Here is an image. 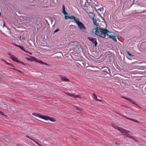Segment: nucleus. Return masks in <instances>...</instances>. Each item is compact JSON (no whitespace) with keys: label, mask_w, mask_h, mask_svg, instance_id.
<instances>
[{"label":"nucleus","mask_w":146,"mask_h":146,"mask_svg":"<svg viewBox=\"0 0 146 146\" xmlns=\"http://www.w3.org/2000/svg\"><path fill=\"white\" fill-rule=\"evenodd\" d=\"M92 32L95 33V34L96 35L103 38H105L106 35H107L109 31L106 29H102L97 27L93 30Z\"/></svg>","instance_id":"1"},{"label":"nucleus","mask_w":146,"mask_h":146,"mask_svg":"<svg viewBox=\"0 0 146 146\" xmlns=\"http://www.w3.org/2000/svg\"><path fill=\"white\" fill-rule=\"evenodd\" d=\"M119 131L122 133V135L125 137H128L130 138H133V137L128 133L130 132L129 131H128L121 127L119 129Z\"/></svg>","instance_id":"2"},{"label":"nucleus","mask_w":146,"mask_h":146,"mask_svg":"<svg viewBox=\"0 0 146 146\" xmlns=\"http://www.w3.org/2000/svg\"><path fill=\"white\" fill-rule=\"evenodd\" d=\"M76 23L77 24L78 27L80 30L84 32H86V27L81 22L79 21V19L76 22Z\"/></svg>","instance_id":"3"},{"label":"nucleus","mask_w":146,"mask_h":146,"mask_svg":"<svg viewBox=\"0 0 146 146\" xmlns=\"http://www.w3.org/2000/svg\"><path fill=\"white\" fill-rule=\"evenodd\" d=\"M88 39L94 44V46L96 47L97 45V42L96 38L91 37H88Z\"/></svg>","instance_id":"4"},{"label":"nucleus","mask_w":146,"mask_h":146,"mask_svg":"<svg viewBox=\"0 0 146 146\" xmlns=\"http://www.w3.org/2000/svg\"><path fill=\"white\" fill-rule=\"evenodd\" d=\"M8 55L10 56V58L13 61L15 62H17L18 60L17 58L15 56L11 54L10 53H8Z\"/></svg>","instance_id":"5"},{"label":"nucleus","mask_w":146,"mask_h":146,"mask_svg":"<svg viewBox=\"0 0 146 146\" xmlns=\"http://www.w3.org/2000/svg\"><path fill=\"white\" fill-rule=\"evenodd\" d=\"M65 18L66 19H73L76 23L79 19L78 18H76L74 15H72L70 16H68L67 17L65 15Z\"/></svg>","instance_id":"6"},{"label":"nucleus","mask_w":146,"mask_h":146,"mask_svg":"<svg viewBox=\"0 0 146 146\" xmlns=\"http://www.w3.org/2000/svg\"><path fill=\"white\" fill-rule=\"evenodd\" d=\"M44 119L46 120H49L52 122H55L56 120L53 117H51L47 115H44Z\"/></svg>","instance_id":"7"},{"label":"nucleus","mask_w":146,"mask_h":146,"mask_svg":"<svg viewBox=\"0 0 146 146\" xmlns=\"http://www.w3.org/2000/svg\"><path fill=\"white\" fill-rule=\"evenodd\" d=\"M122 98L127 100L129 102H131L132 104H135L137 106H138L139 107H140L135 102L133 101L131 99L124 97H122Z\"/></svg>","instance_id":"8"},{"label":"nucleus","mask_w":146,"mask_h":146,"mask_svg":"<svg viewBox=\"0 0 146 146\" xmlns=\"http://www.w3.org/2000/svg\"><path fill=\"white\" fill-rule=\"evenodd\" d=\"M32 115H33L38 117L42 119H44V115H42L40 114L37 113H32Z\"/></svg>","instance_id":"9"},{"label":"nucleus","mask_w":146,"mask_h":146,"mask_svg":"<svg viewBox=\"0 0 146 146\" xmlns=\"http://www.w3.org/2000/svg\"><path fill=\"white\" fill-rule=\"evenodd\" d=\"M29 56L30 58H26L27 60L30 61H35L36 58L31 56Z\"/></svg>","instance_id":"10"},{"label":"nucleus","mask_w":146,"mask_h":146,"mask_svg":"<svg viewBox=\"0 0 146 146\" xmlns=\"http://www.w3.org/2000/svg\"><path fill=\"white\" fill-rule=\"evenodd\" d=\"M60 77L61 80L64 81L65 82H69L70 81L67 78L66 76H60Z\"/></svg>","instance_id":"11"},{"label":"nucleus","mask_w":146,"mask_h":146,"mask_svg":"<svg viewBox=\"0 0 146 146\" xmlns=\"http://www.w3.org/2000/svg\"><path fill=\"white\" fill-rule=\"evenodd\" d=\"M26 137L31 140L33 141L37 145H38L39 146H42L37 141H36L34 139L30 137H29V136H26Z\"/></svg>","instance_id":"12"},{"label":"nucleus","mask_w":146,"mask_h":146,"mask_svg":"<svg viewBox=\"0 0 146 146\" xmlns=\"http://www.w3.org/2000/svg\"><path fill=\"white\" fill-rule=\"evenodd\" d=\"M62 13L65 15H68V14L65 11V7L64 5H63L62 6Z\"/></svg>","instance_id":"13"},{"label":"nucleus","mask_w":146,"mask_h":146,"mask_svg":"<svg viewBox=\"0 0 146 146\" xmlns=\"http://www.w3.org/2000/svg\"><path fill=\"white\" fill-rule=\"evenodd\" d=\"M111 125L115 129H117L119 130V129H120V127H119L118 126H117V125H116V124H114V123H112Z\"/></svg>","instance_id":"14"},{"label":"nucleus","mask_w":146,"mask_h":146,"mask_svg":"<svg viewBox=\"0 0 146 146\" xmlns=\"http://www.w3.org/2000/svg\"><path fill=\"white\" fill-rule=\"evenodd\" d=\"M109 37L110 38H111L115 42H116L117 41L116 38H115V36L111 35Z\"/></svg>","instance_id":"15"},{"label":"nucleus","mask_w":146,"mask_h":146,"mask_svg":"<svg viewBox=\"0 0 146 146\" xmlns=\"http://www.w3.org/2000/svg\"><path fill=\"white\" fill-rule=\"evenodd\" d=\"M67 94L69 96H70L72 97H73L74 98H78V96L76 95H75L74 94H71L70 93H67Z\"/></svg>","instance_id":"16"},{"label":"nucleus","mask_w":146,"mask_h":146,"mask_svg":"<svg viewBox=\"0 0 146 146\" xmlns=\"http://www.w3.org/2000/svg\"><path fill=\"white\" fill-rule=\"evenodd\" d=\"M125 118H126V119H129L130 120H131V121H134L135 122H137V123H138V121L136 120H135L134 119H131V118H129L126 117H125Z\"/></svg>","instance_id":"17"},{"label":"nucleus","mask_w":146,"mask_h":146,"mask_svg":"<svg viewBox=\"0 0 146 146\" xmlns=\"http://www.w3.org/2000/svg\"><path fill=\"white\" fill-rule=\"evenodd\" d=\"M35 61L36 62L39 63H41V64H42V63H43V62L42 60H38L36 58Z\"/></svg>","instance_id":"18"},{"label":"nucleus","mask_w":146,"mask_h":146,"mask_svg":"<svg viewBox=\"0 0 146 146\" xmlns=\"http://www.w3.org/2000/svg\"><path fill=\"white\" fill-rule=\"evenodd\" d=\"M127 53L128 54V55H129L130 56H132V57H133L134 56V55L132 54L131 53H130L129 51H127Z\"/></svg>","instance_id":"19"},{"label":"nucleus","mask_w":146,"mask_h":146,"mask_svg":"<svg viewBox=\"0 0 146 146\" xmlns=\"http://www.w3.org/2000/svg\"><path fill=\"white\" fill-rule=\"evenodd\" d=\"M93 95L94 96V99L96 100L97 99V96H96V95L94 93L93 94Z\"/></svg>","instance_id":"20"},{"label":"nucleus","mask_w":146,"mask_h":146,"mask_svg":"<svg viewBox=\"0 0 146 146\" xmlns=\"http://www.w3.org/2000/svg\"><path fill=\"white\" fill-rule=\"evenodd\" d=\"M6 63L7 64L9 65H10L12 67H14V66L13 65V64H11V63H9V62H6Z\"/></svg>","instance_id":"21"},{"label":"nucleus","mask_w":146,"mask_h":146,"mask_svg":"<svg viewBox=\"0 0 146 146\" xmlns=\"http://www.w3.org/2000/svg\"><path fill=\"white\" fill-rule=\"evenodd\" d=\"M13 44L14 45H15L19 47L21 49V48L22 47V46H20V45H17V44Z\"/></svg>","instance_id":"22"},{"label":"nucleus","mask_w":146,"mask_h":146,"mask_svg":"<svg viewBox=\"0 0 146 146\" xmlns=\"http://www.w3.org/2000/svg\"><path fill=\"white\" fill-rule=\"evenodd\" d=\"M13 44L14 45H15L19 47L21 49V48L22 47V46H20V45H17V44Z\"/></svg>","instance_id":"23"},{"label":"nucleus","mask_w":146,"mask_h":146,"mask_svg":"<svg viewBox=\"0 0 146 146\" xmlns=\"http://www.w3.org/2000/svg\"><path fill=\"white\" fill-rule=\"evenodd\" d=\"M13 44L14 45H15L19 47L21 49V48L22 47V46H20V45H17V44Z\"/></svg>","instance_id":"24"},{"label":"nucleus","mask_w":146,"mask_h":146,"mask_svg":"<svg viewBox=\"0 0 146 146\" xmlns=\"http://www.w3.org/2000/svg\"><path fill=\"white\" fill-rule=\"evenodd\" d=\"M17 63H21V64H23V65H25V64H24V63L21 61H20L19 60H18V61L17 62Z\"/></svg>","instance_id":"25"},{"label":"nucleus","mask_w":146,"mask_h":146,"mask_svg":"<svg viewBox=\"0 0 146 146\" xmlns=\"http://www.w3.org/2000/svg\"><path fill=\"white\" fill-rule=\"evenodd\" d=\"M2 23H3V27H6V28H7V27H6V26L5 25V22L4 21H2Z\"/></svg>","instance_id":"26"},{"label":"nucleus","mask_w":146,"mask_h":146,"mask_svg":"<svg viewBox=\"0 0 146 146\" xmlns=\"http://www.w3.org/2000/svg\"><path fill=\"white\" fill-rule=\"evenodd\" d=\"M116 113H117V114L119 115L120 116L124 117V118H125V117H126V116H124V115H122L121 114H120V113H118L116 112Z\"/></svg>","instance_id":"27"},{"label":"nucleus","mask_w":146,"mask_h":146,"mask_svg":"<svg viewBox=\"0 0 146 146\" xmlns=\"http://www.w3.org/2000/svg\"><path fill=\"white\" fill-rule=\"evenodd\" d=\"M76 107L77 108V109L78 110H82L80 108H78L77 107Z\"/></svg>","instance_id":"28"},{"label":"nucleus","mask_w":146,"mask_h":146,"mask_svg":"<svg viewBox=\"0 0 146 146\" xmlns=\"http://www.w3.org/2000/svg\"><path fill=\"white\" fill-rule=\"evenodd\" d=\"M93 23H94V24L95 25H96V21H94V19H93Z\"/></svg>","instance_id":"29"},{"label":"nucleus","mask_w":146,"mask_h":146,"mask_svg":"<svg viewBox=\"0 0 146 146\" xmlns=\"http://www.w3.org/2000/svg\"><path fill=\"white\" fill-rule=\"evenodd\" d=\"M131 139H134L136 142H138V140H136L133 137V138H131Z\"/></svg>","instance_id":"30"},{"label":"nucleus","mask_w":146,"mask_h":146,"mask_svg":"<svg viewBox=\"0 0 146 146\" xmlns=\"http://www.w3.org/2000/svg\"><path fill=\"white\" fill-rule=\"evenodd\" d=\"M59 29L58 28L56 30H55L54 31V33H56V32H57L58 31H59Z\"/></svg>","instance_id":"31"},{"label":"nucleus","mask_w":146,"mask_h":146,"mask_svg":"<svg viewBox=\"0 0 146 146\" xmlns=\"http://www.w3.org/2000/svg\"><path fill=\"white\" fill-rule=\"evenodd\" d=\"M42 64H44V65H48L46 63L44 62H43V63H42Z\"/></svg>","instance_id":"32"},{"label":"nucleus","mask_w":146,"mask_h":146,"mask_svg":"<svg viewBox=\"0 0 146 146\" xmlns=\"http://www.w3.org/2000/svg\"><path fill=\"white\" fill-rule=\"evenodd\" d=\"M96 100L100 102H102V100H99L98 99Z\"/></svg>","instance_id":"33"},{"label":"nucleus","mask_w":146,"mask_h":146,"mask_svg":"<svg viewBox=\"0 0 146 146\" xmlns=\"http://www.w3.org/2000/svg\"><path fill=\"white\" fill-rule=\"evenodd\" d=\"M0 113L2 115H4V116H6L1 111H0Z\"/></svg>","instance_id":"34"},{"label":"nucleus","mask_w":146,"mask_h":146,"mask_svg":"<svg viewBox=\"0 0 146 146\" xmlns=\"http://www.w3.org/2000/svg\"><path fill=\"white\" fill-rule=\"evenodd\" d=\"M21 49L23 51H25V49H24V47L23 46L22 47Z\"/></svg>","instance_id":"35"},{"label":"nucleus","mask_w":146,"mask_h":146,"mask_svg":"<svg viewBox=\"0 0 146 146\" xmlns=\"http://www.w3.org/2000/svg\"><path fill=\"white\" fill-rule=\"evenodd\" d=\"M1 60H2V61H3L4 62H5V63H6V62H6V60H3V59H1Z\"/></svg>","instance_id":"36"},{"label":"nucleus","mask_w":146,"mask_h":146,"mask_svg":"<svg viewBox=\"0 0 146 146\" xmlns=\"http://www.w3.org/2000/svg\"><path fill=\"white\" fill-rule=\"evenodd\" d=\"M133 13H137V11L136 10H135V11H134L133 12Z\"/></svg>","instance_id":"37"},{"label":"nucleus","mask_w":146,"mask_h":146,"mask_svg":"<svg viewBox=\"0 0 146 146\" xmlns=\"http://www.w3.org/2000/svg\"><path fill=\"white\" fill-rule=\"evenodd\" d=\"M24 51L25 52L27 53H29V52H28V51H27V50H25V51Z\"/></svg>","instance_id":"38"},{"label":"nucleus","mask_w":146,"mask_h":146,"mask_svg":"<svg viewBox=\"0 0 146 146\" xmlns=\"http://www.w3.org/2000/svg\"><path fill=\"white\" fill-rule=\"evenodd\" d=\"M30 19H31V18H30V17H27V19H26V20H29Z\"/></svg>","instance_id":"39"},{"label":"nucleus","mask_w":146,"mask_h":146,"mask_svg":"<svg viewBox=\"0 0 146 146\" xmlns=\"http://www.w3.org/2000/svg\"><path fill=\"white\" fill-rule=\"evenodd\" d=\"M15 70H17V71H19V72H21V73H22V72H21V71L18 70H17V69H15Z\"/></svg>","instance_id":"40"},{"label":"nucleus","mask_w":146,"mask_h":146,"mask_svg":"<svg viewBox=\"0 0 146 146\" xmlns=\"http://www.w3.org/2000/svg\"><path fill=\"white\" fill-rule=\"evenodd\" d=\"M29 54H31V55L32 54V53H31V52H29Z\"/></svg>","instance_id":"41"},{"label":"nucleus","mask_w":146,"mask_h":146,"mask_svg":"<svg viewBox=\"0 0 146 146\" xmlns=\"http://www.w3.org/2000/svg\"><path fill=\"white\" fill-rule=\"evenodd\" d=\"M86 7V3H85V4L84 5V7Z\"/></svg>","instance_id":"42"},{"label":"nucleus","mask_w":146,"mask_h":146,"mask_svg":"<svg viewBox=\"0 0 146 146\" xmlns=\"http://www.w3.org/2000/svg\"><path fill=\"white\" fill-rule=\"evenodd\" d=\"M115 144H116L119 145V144H118L117 143H116Z\"/></svg>","instance_id":"43"},{"label":"nucleus","mask_w":146,"mask_h":146,"mask_svg":"<svg viewBox=\"0 0 146 146\" xmlns=\"http://www.w3.org/2000/svg\"><path fill=\"white\" fill-rule=\"evenodd\" d=\"M138 5H139L140 4H138Z\"/></svg>","instance_id":"44"},{"label":"nucleus","mask_w":146,"mask_h":146,"mask_svg":"<svg viewBox=\"0 0 146 146\" xmlns=\"http://www.w3.org/2000/svg\"><path fill=\"white\" fill-rule=\"evenodd\" d=\"M140 6H141V5H139ZM141 7H142V6H141Z\"/></svg>","instance_id":"45"}]
</instances>
